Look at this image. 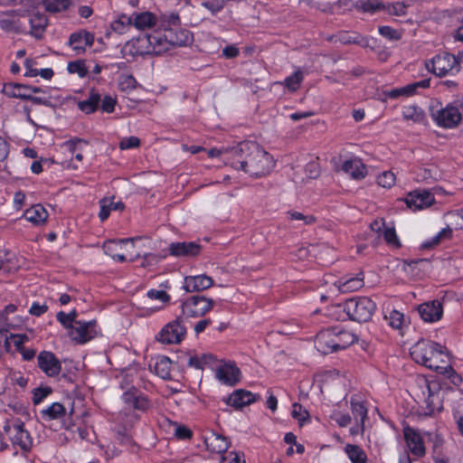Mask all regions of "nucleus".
<instances>
[{"label": "nucleus", "instance_id": "79ce46f5", "mask_svg": "<svg viewBox=\"0 0 463 463\" xmlns=\"http://www.w3.org/2000/svg\"><path fill=\"white\" fill-rule=\"evenodd\" d=\"M78 313L75 309L71 310L69 314L64 313L63 311H60L57 313L56 317L57 320L67 329L71 330V326H73L74 322H78L77 320Z\"/></svg>", "mask_w": 463, "mask_h": 463}, {"label": "nucleus", "instance_id": "0e129e2a", "mask_svg": "<svg viewBox=\"0 0 463 463\" xmlns=\"http://www.w3.org/2000/svg\"><path fill=\"white\" fill-rule=\"evenodd\" d=\"M175 435L179 439H189L192 438L193 432L185 426H176Z\"/></svg>", "mask_w": 463, "mask_h": 463}, {"label": "nucleus", "instance_id": "338daca9", "mask_svg": "<svg viewBox=\"0 0 463 463\" xmlns=\"http://www.w3.org/2000/svg\"><path fill=\"white\" fill-rule=\"evenodd\" d=\"M48 310L47 305H41L37 302H33L29 309V313L35 317H40Z\"/></svg>", "mask_w": 463, "mask_h": 463}, {"label": "nucleus", "instance_id": "0eeeda50", "mask_svg": "<svg viewBox=\"0 0 463 463\" xmlns=\"http://www.w3.org/2000/svg\"><path fill=\"white\" fill-rule=\"evenodd\" d=\"M4 433L9 438L14 446H18L27 452L32 449L33 439L30 433L24 429V423L16 419L7 421L3 427Z\"/></svg>", "mask_w": 463, "mask_h": 463}, {"label": "nucleus", "instance_id": "a878e982", "mask_svg": "<svg viewBox=\"0 0 463 463\" xmlns=\"http://www.w3.org/2000/svg\"><path fill=\"white\" fill-rule=\"evenodd\" d=\"M93 37L86 32L73 33L69 39L70 46L76 51L78 54L85 52L87 46H91Z\"/></svg>", "mask_w": 463, "mask_h": 463}, {"label": "nucleus", "instance_id": "f03ea898", "mask_svg": "<svg viewBox=\"0 0 463 463\" xmlns=\"http://www.w3.org/2000/svg\"><path fill=\"white\" fill-rule=\"evenodd\" d=\"M411 355L417 364L447 376L453 383L460 381L459 375L449 364L445 348L438 343L421 339L412 345Z\"/></svg>", "mask_w": 463, "mask_h": 463}, {"label": "nucleus", "instance_id": "bf43d9fd", "mask_svg": "<svg viewBox=\"0 0 463 463\" xmlns=\"http://www.w3.org/2000/svg\"><path fill=\"white\" fill-rule=\"evenodd\" d=\"M407 5L403 2H396L391 5H388L387 11L390 14L392 15H404L406 14Z\"/></svg>", "mask_w": 463, "mask_h": 463}, {"label": "nucleus", "instance_id": "de8ad7c7", "mask_svg": "<svg viewBox=\"0 0 463 463\" xmlns=\"http://www.w3.org/2000/svg\"><path fill=\"white\" fill-rule=\"evenodd\" d=\"M403 314L397 310H392L390 312L389 316H385V319L389 321V325L396 329L402 327L403 324Z\"/></svg>", "mask_w": 463, "mask_h": 463}, {"label": "nucleus", "instance_id": "5701e85b", "mask_svg": "<svg viewBox=\"0 0 463 463\" xmlns=\"http://www.w3.org/2000/svg\"><path fill=\"white\" fill-rule=\"evenodd\" d=\"M342 170L354 180H362L367 175L366 165L358 157L345 160L342 165Z\"/></svg>", "mask_w": 463, "mask_h": 463}, {"label": "nucleus", "instance_id": "3c124183", "mask_svg": "<svg viewBox=\"0 0 463 463\" xmlns=\"http://www.w3.org/2000/svg\"><path fill=\"white\" fill-rule=\"evenodd\" d=\"M378 31L383 37L391 41H398L402 37L401 33L391 26H380Z\"/></svg>", "mask_w": 463, "mask_h": 463}, {"label": "nucleus", "instance_id": "e433bc0d", "mask_svg": "<svg viewBox=\"0 0 463 463\" xmlns=\"http://www.w3.org/2000/svg\"><path fill=\"white\" fill-rule=\"evenodd\" d=\"M345 451L352 463H366L367 456L359 446L347 444Z\"/></svg>", "mask_w": 463, "mask_h": 463}, {"label": "nucleus", "instance_id": "f8f14e48", "mask_svg": "<svg viewBox=\"0 0 463 463\" xmlns=\"http://www.w3.org/2000/svg\"><path fill=\"white\" fill-rule=\"evenodd\" d=\"M407 206L416 212L431 206L435 198L428 190H414L410 192L404 199Z\"/></svg>", "mask_w": 463, "mask_h": 463}, {"label": "nucleus", "instance_id": "37998d69", "mask_svg": "<svg viewBox=\"0 0 463 463\" xmlns=\"http://www.w3.org/2000/svg\"><path fill=\"white\" fill-rule=\"evenodd\" d=\"M291 221L301 222L304 225H309L316 222V217L313 215H305L304 213L297 211H288L287 213Z\"/></svg>", "mask_w": 463, "mask_h": 463}, {"label": "nucleus", "instance_id": "a19ab883", "mask_svg": "<svg viewBox=\"0 0 463 463\" xmlns=\"http://www.w3.org/2000/svg\"><path fill=\"white\" fill-rule=\"evenodd\" d=\"M45 10L50 13H58L65 11L70 4V0H42Z\"/></svg>", "mask_w": 463, "mask_h": 463}, {"label": "nucleus", "instance_id": "4be33fe9", "mask_svg": "<svg viewBox=\"0 0 463 463\" xmlns=\"http://www.w3.org/2000/svg\"><path fill=\"white\" fill-rule=\"evenodd\" d=\"M213 285V279L207 275L187 276L184 278V289L187 292L203 291Z\"/></svg>", "mask_w": 463, "mask_h": 463}, {"label": "nucleus", "instance_id": "1a4fd4ad", "mask_svg": "<svg viewBox=\"0 0 463 463\" xmlns=\"http://www.w3.org/2000/svg\"><path fill=\"white\" fill-rule=\"evenodd\" d=\"M96 320L74 322L69 331L71 339L77 344H85L99 335Z\"/></svg>", "mask_w": 463, "mask_h": 463}, {"label": "nucleus", "instance_id": "39448f33", "mask_svg": "<svg viewBox=\"0 0 463 463\" xmlns=\"http://www.w3.org/2000/svg\"><path fill=\"white\" fill-rule=\"evenodd\" d=\"M463 57L455 56L449 52L435 55L425 63L426 69L438 77H444L449 73L458 72Z\"/></svg>", "mask_w": 463, "mask_h": 463}, {"label": "nucleus", "instance_id": "6e6552de", "mask_svg": "<svg viewBox=\"0 0 463 463\" xmlns=\"http://www.w3.org/2000/svg\"><path fill=\"white\" fill-rule=\"evenodd\" d=\"M212 298L201 295H194L187 298L182 304V313L187 317H198L205 315L213 307Z\"/></svg>", "mask_w": 463, "mask_h": 463}, {"label": "nucleus", "instance_id": "052dcab7", "mask_svg": "<svg viewBox=\"0 0 463 463\" xmlns=\"http://www.w3.org/2000/svg\"><path fill=\"white\" fill-rule=\"evenodd\" d=\"M139 145H140L139 138L132 136V137H124L123 139H121V141L119 143V147L124 150V149L138 147Z\"/></svg>", "mask_w": 463, "mask_h": 463}, {"label": "nucleus", "instance_id": "412c9836", "mask_svg": "<svg viewBox=\"0 0 463 463\" xmlns=\"http://www.w3.org/2000/svg\"><path fill=\"white\" fill-rule=\"evenodd\" d=\"M241 371L235 364L228 363L220 365L215 372V377L222 383L230 386L240 381Z\"/></svg>", "mask_w": 463, "mask_h": 463}, {"label": "nucleus", "instance_id": "a211bd4d", "mask_svg": "<svg viewBox=\"0 0 463 463\" xmlns=\"http://www.w3.org/2000/svg\"><path fill=\"white\" fill-rule=\"evenodd\" d=\"M335 335V329L332 328L320 331L315 339V347L317 350L323 354L336 352Z\"/></svg>", "mask_w": 463, "mask_h": 463}, {"label": "nucleus", "instance_id": "ea45409f", "mask_svg": "<svg viewBox=\"0 0 463 463\" xmlns=\"http://www.w3.org/2000/svg\"><path fill=\"white\" fill-rule=\"evenodd\" d=\"M43 419L54 420L58 419L65 414V409L60 402H53L47 409L42 411Z\"/></svg>", "mask_w": 463, "mask_h": 463}, {"label": "nucleus", "instance_id": "69168bd1", "mask_svg": "<svg viewBox=\"0 0 463 463\" xmlns=\"http://www.w3.org/2000/svg\"><path fill=\"white\" fill-rule=\"evenodd\" d=\"M10 337L14 339V345L17 351L24 348V344L29 340L25 334H12Z\"/></svg>", "mask_w": 463, "mask_h": 463}, {"label": "nucleus", "instance_id": "6e6d98bb", "mask_svg": "<svg viewBox=\"0 0 463 463\" xmlns=\"http://www.w3.org/2000/svg\"><path fill=\"white\" fill-rule=\"evenodd\" d=\"M133 25V14L128 16L127 14H121L117 21L112 24L115 31H122L125 26Z\"/></svg>", "mask_w": 463, "mask_h": 463}, {"label": "nucleus", "instance_id": "c756f323", "mask_svg": "<svg viewBox=\"0 0 463 463\" xmlns=\"http://www.w3.org/2000/svg\"><path fill=\"white\" fill-rule=\"evenodd\" d=\"M30 86L19 83H5L3 86L2 92L12 98H19L27 99L29 95Z\"/></svg>", "mask_w": 463, "mask_h": 463}, {"label": "nucleus", "instance_id": "58836bf2", "mask_svg": "<svg viewBox=\"0 0 463 463\" xmlns=\"http://www.w3.org/2000/svg\"><path fill=\"white\" fill-rule=\"evenodd\" d=\"M351 409L354 418L360 422L361 426H364V419L367 416V409L364 404L359 401L351 399Z\"/></svg>", "mask_w": 463, "mask_h": 463}, {"label": "nucleus", "instance_id": "6ab92c4d", "mask_svg": "<svg viewBox=\"0 0 463 463\" xmlns=\"http://www.w3.org/2000/svg\"><path fill=\"white\" fill-rule=\"evenodd\" d=\"M403 435L410 451L414 456L421 458L426 454L423 439L418 431L407 426L403 429Z\"/></svg>", "mask_w": 463, "mask_h": 463}, {"label": "nucleus", "instance_id": "cd10ccee", "mask_svg": "<svg viewBox=\"0 0 463 463\" xmlns=\"http://www.w3.org/2000/svg\"><path fill=\"white\" fill-rule=\"evenodd\" d=\"M100 101L101 94L98 90L91 89L88 98L79 101L78 108L86 114H90L99 109Z\"/></svg>", "mask_w": 463, "mask_h": 463}, {"label": "nucleus", "instance_id": "f3484780", "mask_svg": "<svg viewBox=\"0 0 463 463\" xmlns=\"http://www.w3.org/2000/svg\"><path fill=\"white\" fill-rule=\"evenodd\" d=\"M169 253L177 258H192L200 254L202 246L194 241H177L169 245Z\"/></svg>", "mask_w": 463, "mask_h": 463}, {"label": "nucleus", "instance_id": "a18cd8bd", "mask_svg": "<svg viewBox=\"0 0 463 463\" xmlns=\"http://www.w3.org/2000/svg\"><path fill=\"white\" fill-rule=\"evenodd\" d=\"M117 104L116 98H113L110 95H101V101L99 104V109L102 112L112 113L115 109V106Z\"/></svg>", "mask_w": 463, "mask_h": 463}, {"label": "nucleus", "instance_id": "20e7f679", "mask_svg": "<svg viewBox=\"0 0 463 463\" xmlns=\"http://www.w3.org/2000/svg\"><path fill=\"white\" fill-rule=\"evenodd\" d=\"M181 33L184 36V38L183 40H177L176 42L173 40H168L165 35L163 36L161 33H156L153 34H148L146 37L139 39L138 43L141 44L142 47L144 46L145 43H147V45L146 46V50L142 52L147 54L160 55L167 52L171 45H184L191 42L192 36L189 33V32H182Z\"/></svg>", "mask_w": 463, "mask_h": 463}, {"label": "nucleus", "instance_id": "423d86ee", "mask_svg": "<svg viewBox=\"0 0 463 463\" xmlns=\"http://www.w3.org/2000/svg\"><path fill=\"white\" fill-rule=\"evenodd\" d=\"M430 117L439 127L449 129L457 128L462 120L459 108L453 103L441 108L431 107Z\"/></svg>", "mask_w": 463, "mask_h": 463}, {"label": "nucleus", "instance_id": "c03bdc74", "mask_svg": "<svg viewBox=\"0 0 463 463\" xmlns=\"http://www.w3.org/2000/svg\"><path fill=\"white\" fill-rule=\"evenodd\" d=\"M67 70L70 73H76L80 78L85 77L88 73L84 61L80 60L69 62Z\"/></svg>", "mask_w": 463, "mask_h": 463}, {"label": "nucleus", "instance_id": "9b49d317", "mask_svg": "<svg viewBox=\"0 0 463 463\" xmlns=\"http://www.w3.org/2000/svg\"><path fill=\"white\" fill-rule=\"evenodd\" d=\"M24 11L9 10L0 12V28L7 33H21L24 32V24L21 22Z\"/></svg>", "mask_w": 463, "mask_h": 463}, {"label": "nucleus", "instance_id": "680f3d73", "mask_svg": "<svg viewBox=\"0 0 463 463\" xmlns=\"http://www.w3.org/2000/svg\"><path fill=\"white\" fill-rule=\"evenodd\" d=\"M147 297L151 299H156L163 303L170 300V296L164 290L150 289L147 291Z\"/></svg>", "mask_w": 463, "mask_h": 463}, {"label": "nucleus", "instance_id": "c9c22d12", "mask_svg": "<svg viewBox=\"0 0 463 463\" xmlns=\"http://www.w3.org/2000/svg\"><path fill=\"white\" fill-rule=\"evenodd\" d=\"M402 117L405 120L420 123L425 118V113L420 107L416 105H409L402 108Z\"/></svg>", "mask_w": 463, "mask_h": 463}, {"label": "nucleus", "instance_id": "393cba45", "mask_svg": "<svg viewBox=\"0 0 463 463\" xmlns=\"http://www.w3.org/2000/svg\"><path fill=\"white\" fill-rule=\"evenodd\" d=\"M204 444L209 451L217 454L224 453L230 447L228 439L215 432L204 437Z\"/></svg>", "mask_w": 463, "mask_h": 463}, {"label": "nucleus", "instance_id": "09e8293b", "mask_svg": "<svg viewBox=\"0 0 463 463\" xmlns=\"http://www.w3.org/2000/svg\"><path fill=\"white\" fill-rule=\"evenodd\" d=\"M430 87V80H422L403 87L405 96L409 97L416 93L419 88L426 89Z\"/></svg>", "mask_w": 463, "mask_h": 463}, {"label": "nucleus", "instance_id": "864d4df0", "mask_svg": "<svg viewBox=\"0 0 463 463\" xmlns=\"http://www.w3.org/2000/svg\"><path fill=\"white\" fill-rule=\"evenodd\" d=\"M291 415L294 419L298 420L300 423L307 420L309 417L308 411L305 410L299 403H294L292 405Z\"/></svg>", "mask_w": 463, "mask_h": 463}, {"label": "nucleus", "instance_id": "7c9ffc66", "mask_svg": "<svg viewBox=\"0 0 463 463\" xmlns=\"http://www.w3.org/2000/svg\"><path fill=\"white\" fill-rule=\"evenodd\" d=\"M24 217L33 224H42L46 222L48 213L43 205L36 204L25 211Z\"/></svg>", "mask_w": 463, "mask_h": 463}, {"label": "nucleus", "instance_id": "473e14b6", "mask_svg": "<svg viewBox=\"0 0 463 463\" xmlns=\"http://www.w3.org/2000/svg\"><path fill=\"white\" fill-rule=\"evenodd\" d=\"M427 389L428 396L425 399L426 408L424 409V415L431 416L436 410L439 409V393H434L426 380L423 381Z\"/></svg>", "mask_w": 463, "mask_h": 463}, {"label": "nucleus", "instance_id": "bb28decb", "mask_svg": "<svg viewBox=\"0 0 463 463\" xmlns=\"http://www.w3.org/2000/svg\"><path fill=\"white\" fill-rule=\"evenodd\" d=\"M335 333L336 351L345 349L358 340L356 335L344 328L333 327Z\"/></svg>", "mask_w": 463, "mask_h": 463}, {"label": "nucleus", "instance_id": "5fc2aeb1", "mask_svg": "<svg viewBox=\"0 0 463 463\" xmlns=\"http://www.w3.org/2000/svg\"><path fill=\"white\" fill-rule=\"evenodd\" d=\"M383 238L389 245L394 248H399L401 246L396 232L393 228L385 229L383 232Z\"/></svg>", "mask_w": 463, "mask_h": 463}, {"label": "nucleus", "instance_id": "4c0bfd02", "mask_svg": "<svg viewBox=\"0 0 463 463\" xmlns=\"http://www.w3.org/2000/svg\"><path fill=\"white\" fill-rule=\"evenodd\" d=\"M303 80L304 73L301 70L298 69L291 75L287 77L281 84L284 85L289 91L295 92L300 88Z\"/></svg>", "mask_w": 463, "mask_h": 463}, {"label": "nucleus", "instance_id": "49530a36", "mask_svg": "<svg viewBox=\"0 0 463 463\" xmlns=\"http://www.w3.org/2000/svg\"><path fill=\"white\" fill-rule=\"evenodd\" d=\"M14 5H21L24 6L21 11H24V16L28 14V15L32 13H34L33 10L42 4V0H12Z\"/></svg>", "mask_w": 463, "mask_h": 463}, {"label": "nucleus", "instance_id": "9d476101", "mask_svg": "<svg viewBox=\"0 0 463 463\" xmlns=\"http://www.w3.org/2000/svg\"><path fill=\"white\" fill-rule=\"evenodd\" d=\"M186 334V327L183 325V319L177 317L168 323L160 331L157 340L163 344H179Z\"/></svg>", "mask_w": 463, "mask_h": 463}, {"label": "nucleus", "instance_id": "e2e57ef3", "mask_svg": "<svg viewBox=\"0 0 463 463\" xmlns=\"http://www.w3.org/2000/svg\"><path fill=\"white\" fill-rule=\"evenodd\" d=\"M221 463H246L242 455L237 452H230L221 458Z\"/></svg>", "mask_w": 463, "mask_h": 463}, {"label": "nucleus", "instance_id": "4d7b16f0", "mask_svg": "<svg viewBox=\"0 0 463 463\" xmlns=\"http://www.w3.org/2000/svg\"><path fill=\"white\" fill-rule=\"evenodd\" d=\"M451 223L457 230H463V208L458 211L450 212L448 213Z\"/></svg>", "mask_w": 463, "mask_h": 463}, {"label": "nucleus", "instance_id": "f704fd0d", "mask_svg": "<svg viewBox=\"0 0 463 463\" xmlns=\"http://www.w3.org/2000/svg\"><path fill=\"white\" fill-rule=\"evenodd\" d=\"M154 369L156 373L162 379L171 378V361L167 356L161 355L157 357Z\"/></svg>", "mask_w": 463, "mask_h": 463}, {"label": "nucleus", "instance_id": "774afa93", "mask_svg": "<svg viewBox=\"0 0 463 463\" xmlns=\"http://www.w3.org/2000/svg\"><path fill=\"white\" fill-rule=\"evenodd\" d=\"M240 51L234 45H228L222 50V55L227 59H232L239 55Z\"/></svg>", "mask_w": 463, "mask_h": 463}, {"label": "nucleus", "instance_id": "b1692460", "mask_svg": "<svg viewBox=\"0 0 463 463\" xmlns=\"http://www.w3.org/2000/svg\"><path fill=\"white\" fill-rule=\"evenodd\" d=\"M29 24L31 26L29 33L35 39L40 40L44 34L49 21L44 14L35 12L29 14Z\"/></svg>", "mask_w": 463, "mask_h": 463}, {"label": "nucleus", "instance_id": "4468645a", "mask_svg": "<svg viewBox=\"0 0 463 463\" xmlns=\"http://www.w3.org/2000/svg\"><path fill=\"white\" fill-rule=\"evenodd\" d=\"M39 368L49 377L57 376L61 371V364L55 354L49 351H43L37 357Z\"/></svg>", "mask_w": 463, "mask_h": 463}, {"label": "nucleus", "instance_id": "aec40b11", "mask_svg": "<svg viewBox=\"0 0 463 463\" xmlns=\"http://www.w3.org/2000/svg\"><path fill=\"white\" fill-rule=\"evenodd\" d=\"M260 398V395L253 394L252 392L244 389H238L235 390L231 395L224 398L223 401L234 409L240 410L244 406L256 402Z\"/></svg>", "mask_w": 463, "mask_h": 463}, {"label": "nucleus", "instance_id": "72a5a7b5", "mask_svg": "<svg viewBox=\"0 0 463 463\" xmlns=\"http://www.w3.org/2000/svg\"><path fill=\"white\" fill-rule=\"evenodd\" d=\"M100 204V211L99 213V217L100 221L104 222L108 219L109 216V213L112 210H123L124 209V203L122 202H112V199L109 198H103L99 202Z\"/></svg>", "mask_w": 463, "mask_h": 463}, {"label": "nucleus", "instance_id": "8fccbe9b", "mask_svg": "<svg viewBox=\"0 0 463 463\" xmlns=\"http://www.w3.org/2000/svg\"><path fill=\"white\" fill-rule=\"evenodd\" d=\"M377 183L382 187L391 188L395 183V175L391 171H385L378 176Z\"/></svg>", "mask_w": 463, "mask_h": 463}, {"label": "nucleus", "instance_id": "13d9d810", "mask_svg": "<svg viewBox=\"0 0 463 463\" xmlns=\"http://www.w3.org/2000/svg\"><path fill=\"white\" fill-rule=\"evenodd\" d=\"M52 392L51 387H39L33 391V402L34 404L41 403Z\"/></svg>", "mask_w": 463, "mask_h": 463}, {"label": "nucleus", "instance_id": "7ed1b4c3", "mask_svg": "<svg viewBox=\"0 0 463 463\" xmlns=\"http://www.w3.org/2000/svg\"><path fill=\"white\" fill-rule=\"evenodd\" d=\"M344 310L353 321L365 323L376 310V304L368 297H354L344 303Z\"/></svg>", "mask_w": 463, "mask_h": 463}, {"label": "nucleus", "instance_id": "dca6fc26", "mask_svg": "<svg viewBox=\"0 0 463 463\" xmlns=\"http://www.w3.org/2000/svg\"><path fill=\"white\" fill-rule=\"evenodd\" d=\"M122 400L129 408L140 411H146L150 406L146 396L134 386L124 392Z\"/></svg>", "mask_w": 463, "mask_h": 463}, {"label": "nucleus", "instance_id": "f257e3e1", "mask_svg": "<svg viewBox=\"0 0 463 463\" xmlns=\"http://www.w3.org/2000/svg\"><path fill=\"white\" fill-rule=\"evenodd\" d=\"M224 159L237 170L260 177L269 174L274 167L272 156L262 149L257 143L243 141L236 146L230 147L225 153Z\"/></svg>", "mask_w": 463, "mask_h": 463}, {"label": "nucleus", "instance_id": "ddd939ff", "mask_svg": "<svg viewBox=\"0 0 463 463\" xmlns=\"http://www.w3.org/2000/svg\"><path fill=\"white\" fill-rule=\"evenodd\" d=\"M134 238L121 239V240H109L104 242L103 250L112 259L124 262L127 258L124 251L127 250V246L130 245L134 248Z\"/></svg>", "mask_w": 463, "mask_h": 463}, {"label": "nucleus", "instance_id": "c85d7f7f", "mask_svg": "<svg viewBox=\"0 0 463 463\" xmlns=\"http://www.w3.org/2000/svg\"><path fill=\"white\" fill-rule=\"evenodd\" d=\"M156 16L150 12L133 14V26L137 30L150 29L156 24Z\"/></svg>", "mask_w": 463, "mask_h": 463}, {"label": "nucleus", "instance_id": "2eb2a0df", "mask_svg": "<svg viewBox=\"0 0 463 463\" xmlns=\"http://www.w3.org/2000/svg\"><path fill=\"white\" fill-rule=\"evenodd\" d=\"M418 313L424 322L434 323L442 317L443 307L439 300H430L418 306Z\"/></svg>", "mask_w": 463, "mask_h": 463}, {"label": "nucleus", "instance_id": "603ef678", "mask_svg": "<svg viewBox=\"0 0 463 463\" xmlns=\"http://www.w3.org/2000/svg\"><path fill=\"white\" fill-rule=\"evenodd\" d=\"M225 0H205L202 3V6L209 10L213 14L219 13L223 9Z\"/></svg>", "mask_w": 463, "mask_h": 463}, {"label": "nucleus", "instance_id": "2f4dec72", "mask_svg": "<svg viewBox=\"0 0 463 463\" xmlns=\"http://www.w3.org/2000/svg\"><path fill=\"white\" fill-rule=\"evenodd\" d=\"M364 286V277L357 274L355 277L342 279L338 281V289L342 293L353 292Z\"/></svg>", "mask_w": 463, "mask_h": 463}]
</instances>
